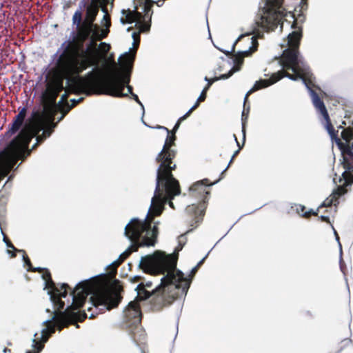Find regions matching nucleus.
I'll list each match as a JSON object with an SVG mask.
<instances>
[{"label": "nucleus", "instance_id": "1", "mask_svg": "<svg viewBox=\"0 0 353 353\" xmlns=\"http://www.w3.org/2000/svg\"><path fill=\"white\" fill-rule=\"evenodd\" d=\"M97 38L94 33L89 39H70L65 41L62 44L63 50L57 59V65L61 72L74 83L94 82L103 87L99 88L102 92L120 96L117 88L123 87L128 83L129 77H121L115 67L107 75L90 72L86 77L79 76L87 68L97 66L102 60Z\"/></svg>", "mask_w": 353, "mask_h": 353}, {"label": "nucleus", "instance_id": "2", "mask_svg": "<svg viewBox=\"0 0 353 353\" xmlns=\"http://www.w3.org/2000/svg\"><path fill=\"white\" fill-rule=\"evenodd\" d=\"M176 255L161 251L141 257L139 268L145 272L165 274L161 284L152 290L150 304L153 312L161 311L188 292L190 281L184 277L182 272L176 270Z\"/></svg>", "mask_w": 353, "mask_h": 353}, {"label": "nucleus", "instance_id": "3", "mask_svg": "<svg viewBox=\"0 0 353 353\" xmlns=\"http://www.w3.org/2000/svg\"><path fill=\"white\" fill-rule=\"evenodd\" d=\"M70 294L72 296V305L65 311L56 310L54 312V319L59 326V331L70 325L75 324L77 321L83 322L87 318L84 311L76 310L83 306L88 295L92 294L90 301L97 314L117 307L121 300L119 295L103 290L99 283L92 281L79 283Z\"/></svg>", "mask_w": 353, "mask_h": 353}, {"label": "nucleus", "instance_id": "4", "mask_svg": "<svg viewBox=\"0 0 353 353\" xmlns=\"http://www.w3.org/2000/svg\"><path fill=\"white\" fill-rule=\"evenodd\" d=\"M283 77H288L293 81L301 79L310 92L312 102L316 109L322 114L325 122L330 120V117L323 101L313 90L315 85L312 80V74L307 68L301 65V61L297 62L294 65H290V66L283 67V70L273 73L268 79H261L256 81L254 84V88L250 92H254L260 89L267 88L276 83Z\"/></svg>", "mask_w": 353, "mask_h": 353}, {"label": "nucleus", "instance_id": "5", "mask_svg": "<svg viewBox=\"0 0 353 353\" xmlns=\"http://www.w3.org/2000/svg\"><path fill=\"white\" fill-rule=\"evenodd\" d=\"M152 217L141 221L134 218L125 226L124 234L132 243L127 249L130 251L137 252L139 247L153 246L157 242L159 234V222L154 223L152 226Z\"/></svg>", "mask_w": 353, "mask_h": 353}, {"label": "nucleus", "instance_id": "6", "mask_svg": "<svg viewBox=\"0 0 353 353\" xmlns=\"http://www.w3.org/2000/svg\"><path fill=\"white\" fill-rule=\"evenodd\" d=\"M58 76H54L47 84L46 90L42 94V101L44 106H52L55 104L56 100L60 94L64 90L63 79H66L70 89L76 94H91V87L102 88L103 87L94 82L86 81L85 83H74L66 77L59 70L57 63H56Z\"/></svg>", "mask_w": 353, "mask_h": 353}, {"label": "nucleus", "instance_id": "7", "mask_svg": "<svg viewBox=\"0 0 353 353\" xmlns=\"http://www.w3.org/2000/svg\"><path fill=\"white\" fill-rule=\"evenodd\" d=\"M223 177L211 183L208 179H204L193 183L189 190L190 195L195 199H201L198 204L189 205L185 212L193 217L195 222H199L205 214L207 204L210 194V187L218 183Z\"/></svg>", "mask_w": 353, "mask_h": 353}, {"label": "nucleus", "instance_id": "8", "mask_svg": "<svg viewBox=\"0 0 353 353\" xmlns=\"http://www.w3.org/2000/svg\"><path fill=\"white\" fill-rule=\"evenodd\" d=\"M176 156V150H161L156 157V162L159 163L156 183L163 185L164 188L170 186L180 189L179 182L172 174V171L176 169V165L173 161Z\"/></svg>", "mask_w": 353, "mask_h": 353}, {"label": "nucleus", "instance_id": "9", "mask_svg": "<svg viewBox=\"0 0 353 353\" xmlns=\"http://www.w3.org/2000/svg\"><path fill=\"white\" fill-rule=\"evenodd\" d=\"M325 128L332 141L339 148L343 161L342 165L345 171L342 174L343 180L345 185H350L353 182V142L350 144L343 143L338 136V130H335L330 119L325 122Z\"/></svg>", "mask_w": 353, "mask_h": 353}, {"label": "nucleus", "instance_id": "10", "mask_svg": "<svg viewBox=\"0 0 353 353\" xmlns=\"http://www.w3.org/2000/svg\"><path fill=\"white\" fill-rule=\"evenodd\" d=\"M284 0H267L263 14L256 21V26L269 32L275 30L286 15L282 8Z\"/></svg>", "mask_w": 353, "mask_h": 353}, {"label": "nucleus", "instance_id": "11", "mask_svg": "<svg viewBox=\"0 0 353 353\" xmlns=\"http://www.w3.org/2000/svg\"><path fill=\"white\" fill-rule=\"evenodd\" d=\"M292 17L294 21L292 28L294 30L288 36V48L283 50L280 59V64L283 68L301 61L299 59V46L303 37V31L301 26H297L296 19L294 13Z\"/></svg>", "mask_w": 353, "mask_h": 353}, {"label": "nucleus", "instance_id": "12", "mask_svg": "<svg viewBox=\"0 0 353 353\" xmlns=\"http://www.w3.org/2000/svg\"><path fill=\"white\" fill-rule=\"evenodd\" d=\"M43 129L41 121L34 123L30 129L23 128L19 134L10 142L8 149L13 154H19L20 158L24 159L25 150H28L29 144L34 137H37L39 132ZM31 150L27 151V156L30 155Z\"/></svg>", "mask_w": 353, "mask_h": 353}, {"label": "nucleus", "instance_id": "13", "mask_svg": "<svg viewBox=\"0 0 353 353\" xmlns=\"http://www.w3.org/2000/svg\"><path fill=\"white\" fill-rule=\"evenodd\" d=\"M168 188H167V187L164 188L163 185H159L156 183L154 195L152 199L150 212L144 220H146L149 217H152V224L154 216L161 215L163 209V205L167 201L172 199L174 196L179 194L181 192L180 189L170 186H168Z\"/></svg>", "mask_w": 353, "mask_h": 353}, {"label": "nucleus", "instance_id": "14", "mask_svg": "<svg viewBox=\"0 0 353 353\" xmlns=\"http://www.w3.org/2000/svg\"><path fill=\"white\" fill-rule=\"evenodd\" d=\"M119 59L121 60L120 68H118L117 67V64L114 61H113V67L112 68L115 67L119 71V74H121L120 75L121 77H127L128 76L129 77L128 83H125L123 85V87L120 88L119 86H118V88H117L118 90L119 94V95L121 94V96H115V95H112L110 94L105 93V92H102L101 90L98 89V88H95V87H91V94L95 93V94H106V95H110V96H112L114 97H119V98L126 97H128V94L123 92L125 87H126L128 89V93H130L132 95V93H133V92H132L133 88L131 85H129V83L130 81V74L132 72V64L134 61V55L130 54V53H125L119 58Z\"/></svg>", "mask_w": 353, "mask_h": 353}, {"label": "nucleus", "instance_id": "15", "mask_svg": "<svg viewBox=\"0 0 353 353\" xmlns=\"http://www.w3.org/2000/svg\"><path fill=\"white\" fill-rule=\"evenodd\" d=\"M46 282V288L50 290V299L54 306V311L56 310H63L65 306V303L61 300V298L66 297L68 290H71L70 287L67 283H62L60 288H58L52 279Z\"/></svg>", "mask_w": 353, "mask_h": 353}, {"label": "nucleus", "instance_id": "16", "mask_svg": "<svg viewBox=\"0 0 353 353\" xmlns=\"http://www.w3.org/2000/svg\"><path fill=\"white\" fill-rule=\"evenodd\" d=\"M143 314L137 301H130L123 310V323L128 328L141 325Z\"/></svg>", "mask_w": 353, "mask_h": 353}, {"label": "nucleus", "instance_id": "17", "mask_svg": "<svg viewBox=\"0 0 353 353\" xmlns=\"http://www.w3.org/2000/svg\"><path fill=\"white\" fill-rule=\"evenodd\" d=\"M121 13L123 17L121 18V22L123 24L132 23L136 21L140 24V32H145L150 30L151 22H149L148 19H145V14L138 10L137 6H134V10L123 9Z\"/></svg>", "mask_w": 353, "mask_h": 353}, {"label": "nucleus", "instance_id": "18", "mask_svg": "<svg viewBox=\"0 0 353 353\" xmlns=\"http://www.w3.org/2000/svg\"><path fill=\"white\" fill-rule=\"evenodd\" d=\"M256 37H252L248 39L249 43H251V46H250L248 50L239 52L234 54V63L235 66L231 69L234 70V72L240 69L241 65L243 63L245 57L252 55V53L257 50L259 43Z\"/></svg>", "mask_w": 353, "mask_h": 353}, {"label": "nucleus", "instance_id": "19", "mask_svg": "<svg viewBox=\"0 0 353 353\" xmlns=\"http://www.w3.org/2000/svg\"><path fill=\"white\" fill-rule=\"evenodd\" d=\"M94 21L85 18L81 26H77L76 31H73L71 34V39H89L93 28L97 26L94 24Z\"/></svg>", "mask_w": 353, "mask_h": 353}, {"label": "nucleus", "instance_id": "20", "mask_svg": "<svg viewBox=\"0 0 353 353\" xmlns=\"http://www.w3.org/2000/svg\"><path fill=\"white\" fill-rule=\"evenodd\" d=\"M339 181L343 182V183L339 185L332 194L325 199L323 203L318 208L317 211H319L321 208L331 207L333 204L336 205V202L339 203V198L347 192L346 187L349 185L345 184V181L343 180V176L339 179Z\"/></svg>", "mask_w": 353, "mask_h": 353}, {"label": "nucleus", "instance_id": "21", "mask_svg": "<svg viewBox=\"0 0 353 353\" xmlns=\"http://www.w3.org/2000/svg\"><path fill=\"white\" fill-rule=\"evenodd\" d=\"M134 6L139 7L143 6V14H145V19H148L149 22H151L152 16L153 14L152 7L154 5V1L153 0H134Z\"/></svg>", "mask_w": 353, "mask_h": 353}, {"label": "nucleus", "instance_id": "22", "mask_svg": "<svg viewBox=\"0 0 353 353\" xmlns=\"http://www.w3.org/2000/svg\"><path fill=\"white\" fill-rule=\"evenodd\" d=\"M254 88V86L246 93L245 98H244V103H243V110L242 112L241 115V120H242V132L243 134V143L245 140V123L247 122V119L248 118V114L250 110V104H248V112H245V105L248 103V97L249 96L252 94L253 92H250L251 90Z\"/></svg>", "mask_w": 353, "mask_h": 353}, {"label": "nucleus", "instance_id": "23", "mask_svg": "<svg viewBox=\"0 0 353 353\" xmlns=\"http://www.w3.org/2000/svg\"><path fill=\"white\" fill-rule=\"evenodd\" d=\"M46 328L42 330V338L44 342H46L50 334H53L56 331V328L59 330V326L54 319V316L52 318V320L47 321L46 323Z\"/></svg>", "mask_w": 353, "mask_h": 353}, {"label": "nucleus", "instance_id": "24", "mask_svg": "<svg viewBox=\"0 0 353 353\" xmlns=\"http://www.w3.org/2000/svg\"><path fill=\"white\" fill-rule=\"evenodd\" d=\"M99 0H92L91 3L87 7L85 18L95 21L99 10Z\"/></svg>", "mask_w": 353, "mask_h": 353}, {"label": "nucleus", "instance_id": "25", "mask_svg": "<svg viewBox=\"0 0 353 353\" xmlns=\"http://www.w3.org/2000/svg\"><path fill=\"white\" fill-rule=\"evenodd\" d=\"M135 290L137 291V296L134 301H137L138 303L141 301H145L152 296V292H150L144 287L143 282H141Z\"/></svg>", "mask_w": 353, "mask_h": 353}, {"label": "nucleus", "instance_id": "26", "mask_svg": "<svg viewBox=\"0 0 353 353\" xmlns=\"http://www.w3.org/2000/svg\"><path fill=\"white\" fill-rule=\"evenodd\" d=\"M54 125H51L48 128L45 129L41 135H38L37 137V143L32 146V150H34L39 144L43 143L46 139L51 135L53 132Z\"/></svg>", "mask_w": 353, "mask_h": 353}, {"label": "nucleus", "instance_id": "27", "mask_svg": "<svg viewBox=\"0 0 353 353\" xmlns=\"http://www.w3.org/2000/svg\"><path fill=\"white\" fill-rule=\"evenodd\" d=\"M338 128H343L341 132V138L343 141H345L344 143L349 144L352 143L350 141L353 139V128L347 127L345 128L343 125H340L338 127Z\"/></svg>", "mask_w": 353, "mask_h": 353}, {"label": "nucleus", "instance_id": "28", "mask_svg": "<svg viewBox=\"0 0 353 353\" xmlns=\"http://www.w3.org/2000/svg\"><path fill=\"white\" fill-rule=\"evenodd\" d=\"M176 139V137L174 134H168L167 135V137L165 139L164 145L163 146L162 150L170 151V150H174L172 149V146L175 145V141Z\"/></svg>", "mask_w": 353, "mask_h": 353}, {"label": "nucleus", "instance_id": "29", "mask_svg": "<svg viewBox=\"0 0 353 353\" xmlns=\"http://www.w3.org/2000/svg\"><path fill=\"white\" fill-rule=\"evenodd\" d=\"M253 33H254V34H256V37H257L258 38H261V37H263V33H260V32H259V30H256V28H254V30H253L251 32L248 33V34H241V35H240V36L239 37V38L237 39V40H236V41H235V43H234V45H233V46H232V51H231V52H230V51H223V53H224L225 55H227V56H230V55H231V54H232V52H234L235 46H236V43H237L239 41H240L242 38H243L244 37H245V36H250V35H251V34H253Z\"/></svg>", "mask_w": 353, "mask_h": 353}, {"label": "nucleus", "instance_id": "30", "mask_svg": "<svg viewBox=\"0 0 353 353\" xmlns=\"http://www.w3.org/2000/svg\"><path fill=\"white\" fill-rule=\"evenodd\" d=\"M234 73V70H230L229 71V72L228 74H222L218 77H214V78H212L211 79H209L207 77H205V81H208V84L206 85V86L205 87L206 89H209L210 87L212 85V84L218 81V80H220V79H228L229 77H230Z\"/></svg>", "mask_w": 353, "mask_h": 353}, {"label": "nucleus", "instance_id": "31", "mask_svg": "<svg viewBox=\"0 0 353 353\" xmlns=\"http://www.w3.org/2000/svg\"><path fill=\"white\" fill-rule=\"evenodd\" d=\"M23 123L19 121L17 119L14 118L12 123H11L10 128L8 129L7 134L12 135L15 134L22 126Z\"/></svg>", "mask_w": 353, "mask_h": 353}, {"label": "nucleus", "instance_id": "32", "mask_svg": "<svg viewBox=\"0 0 353 353\" xmlns=\"http://www.w3.org/2000/svg\"><path fill=\"white\" fill-rule=\"evenodd\" d=\"M208 89H206L204 88L203 91L201 92L200 96L197 99V101H196L195 104L189 110V111L192 113L194 110H196L200 105V103L204 101L207 97V91Z\"/></svg>", "mask_w": 353, "mask_h": 353}, {"label": "nucleus", "instance_id": "33", "mask_svg": "<svg viewBox=\"0 0 353 353\" xmlns=\"http://www.w3.org/2000/svg\"><path fill=\"white\" fill-rule=\"evenodd\" d=\"M120 265L121 263L119 262L115 261L108 267V274L111 279L115 277L117 273V268Z\"/></svg>", "mask_w": 353, "mask_h": 353}, {"label": "nucleus", "instance_id": "34", "mask_svg": "<svg viewBox=\"0 0 353 353\" xmlns=\"http://www.w3.org/2000/svg\"><path fill=\"white\" fill-rule=\"evenodd\" d=\"M111 48V46L109 43H107L105 42H101L99 44L98 50L101 52V54L102 55V59H104L110 51Z\"/></svg>", "mask_w": 353, "mask_h": 353}, {"label": "nucleus", "instance_id": "35", "mask_svg": "<svg viewBox=\"0 0 353 353\" xmlns=\"http://www.w3.org/2000/svg\"><path fill=\"white\" fill-rule=\"evenodd\" d=\"M132 37H133V39H134L133 47H134V52H130L129 53L132 54H134L135 56L136 51L137 50V49H138V48L139 46L140 41H141L139 32H133L132 33Z\"/></svg>", "mask_w": 353, "mask_h": 353}, {"label": "nucleus", "instance_id": "36", "mask_svg": "<svg viewBox=\"0 0 353 353\" xmlns=\"http://www.w3.org/2000/svg\"><path fill=\"white\" fill-rule=\"evenodd\" d=\"M192 113L188 110L183 116L180 117L177 122L176 123L175 125L174 126L173 129L171 131V134H175L176 132L177 131L178 128H179L181 123L186 119Z\"/></svg>", "mask_w": 353, "mask_h": 353}, {"label": "nucleus", "instance_id": "37", "mask_svg": "<svg viewBox=\"0 0 353 353\" xmlns=\"http://www.w3.org/2000/svg\"><path fill=\"white\" fill-rule=\"evenodd\" d=\"M192 113L188 110L183 116L180 117L177 122L176 123L175 125L174 126L173 129L171 131V134H175L176 132L177 131L178 128H179L181 123L186 119Z\"/></svg>", "mask_w": 353, "mask_h": 353}, {"label": "nucleus", "instance_id": "38", "mask_svg": "<svg viewBox=\"0 0 353 353\" xmlns=\"http://www.w3.org/2000/svg\"><path fill=\"white\" fill-rule=\"evenodd\" d=\"M72 23L81 26L82 23V12L81 10H77L72 17Z\"/></svg>", "mask_w": 353, "mask_h": 353}, {"label": "nucleus", "instance_id": "39", "mask_svg": "<svg viewBox=\"0 0 353 353\" xmlns=\"http://www.w3.org/2000/svg\"><path fill=\"white\" fill-rule=\"evenodd\" d=\"M234 137L235 141H236V143H237V145H238V146H239V149L234 152V153L233 154V155H232V159H231L230 161L229 162L228 165V166H227V168H225V170L221 172V177H223V176L224 173L226 172L227 169L229 168V166L230 165V164L232 163V161H233L234 159V158L238 155V154H239V152L240 150H241V148H242V146H241V145H240L239 142L238 141L237 138H236V135H235V134H234Z\"/></svg>", "mask_w": 353, "mask_h": 353}, {"label": "nucleus", "instance_id": "40", "mask_svg": "<svg viewBox=\"0 0 353 353\" xmlns=\"http://www.w3.org/2000/svg\"><path fill=\"white\" fill-rule=\"evenodd\" d=\"M26 112L27 109L25 107L22 108L21 109H19L18 114L16 115L14 118L19 120V121H21L23 123L24 119L26 116Z\"/></svg>", "mask_w": 353, "mask_h": 353}, {"label": "nucleus", "instance_id": "41", "mask_svg": "<svg viewBox=\"0 0 353 353\" xmlns=\"http://www.w3.org/2000/svg\"><path fill=\"white\" fill-rule=\"evenodd\" d=\"M19 252L23 253V259L24 263L28 266V271L30 272V269H32L33 267L32 264L30 261V259L26 254L25 250H19Z\"/></svg>", "mask_w": 353, "mask_h": 353}, {"label": "nucleus", "instance_id": "42", "mask_svg": "<svg viewBox=\"0 0 353 353\" xmlns=\"http://www.w3.org/2000/svg\"><path fill=\"white\" fill-rule=\"evenodd\" d=\"M2 234L3 235V241L6 244L7 247L9 248L12 249L15 252H19L12 243V242L10 241V239L8 238V236L6 235V234L2 231Z\"/></svg>", "mask_w": 353, "mask_h": 353}, {"label": "nucleus", "instance_id": "43", "mask_svg": "<svg viewBox=\"0 0 353 353\" xmlns=\"http://www.w3.org/2000/svg\"><path fill=\"white\" fill-rule=\"evenodd\" d=\"M130 251L126 250L125 252L120 254L119 259L117 261L121 264L126 259L130 256Z\"/></svg>", "mask_w": 353, "mask_h": 353}, {"label": "nucleus", "instance_id": "44", "mask_svg": "<svg viewBox=\"0 0 353 353\" xmlns=\"http://www.w3.org/2000/svg\"><path fill=\"white\" fill-rule=\"evenodd\" d=\"M34 351L35 353H39L44 347V345L41 342L37 341L36 340H34Z\"/></svg>", "mask_w": 353, "mask_h": 353}, {"label": "nucleus", "instance_id": "45", "mask_svg": "<svg viewBox=\"0 0 353 353\" xmlns=\"http://www.w3.org/2000/svg\"><path fill=\"white\" fill-rule=\"evenodd\" d=\"M307 0H301L300 3L298 6L299 8V12H302L304 10H306L307 9Z\"/></svg>", "mask_w": 353, "mask_h": 353}, {"label": "nucleus", "instance_id": "46", "mask_svg": "<svg viewBox=\"0 0 353 353\" xmlns=\"http://www.w3.org/2000/svg\"><path fill=\"white\" fill-rule=\"evenodd\" d=\"M108 32L109 30L102 29L101 34L94 33V34L97 37V39L101 41L108 37Z\"/></svg>", "mask_w": 353, "mask_h": 353}, {"label": "nucleus", "instance_id": "47", "mask_svg": "<svg viewBox=\"0 0 353 353\" xmlns=\"http://www.w3.org/2000/svg\"><path fill=\"white\" fill-rule=\"evenodd\" d=\"M312 215L313 216H317L318 215V211H314L313 210H310L309 211L305 212L304 214H302V216L306 219L310 218Z\"/></svg>", "mask_w": 353, "mask_h": 353}, {"label": "nucleus", "instance_id": "48", "mask_svg": "<svg viewBox=\"0 0 353 353\" xmlns=\"http://www.w3.org/2000/svg\"><path fill=\"white\" fill-rule=\"evenodd\" d=\"M42 278L45 281L52 279L51 274L48 269H46L42 273Z\"/></svg>", "mask_w": 353, "mask_h": 353}, {"label": "nucleus", "instance_id": "49", "mask_svg": "<svg viewBox=\"0 0 353 353\" xmlns=\"http://www.w3.org/2000/svg\"><path fill=\"white\" fill-rule=\"evenodd\" d=\"M142 280V277L140 276H134L133 277H130L129 279V281L132 283H137V282H139Z\"/></svg>", "mask_w": 353, "mask_h": 353}, {"label": "nucleus", "instance_id": "50", "mask_svg": "<svg viewBox=\"0 0 353 353\" xmlns=\"http://www.w3.org/2000/svg\"><path fill=\"white\" fill-rule=\"evenodd\" d=\"M296 210L298 212L299 214H301V215L303 214H304L306 211V208L304 206V205H299L297 208H296Z\"/></svg>", "mask_w": 353, "mask_h": 353}, {"label": "nucleus", "instance_id": "51", "mask_svg": "<svg viewBox=\"0 0 353 353\" xmlns=\"http://www.w3.org/2000/svg\"><path fill=\"white\" fill-rule=\"evenodd\" d=\"M46 268H34L32 267V269H30V272H39V273H43Z\"/></svg>", "mask_w": 353, "mask_h": 353}, {"label": "nucleus", "instance_id": "52", "mask_svg": "<svg viewBox=\"0 0 353 353\" xmlns=\"http://www.w3.org/2000/svg\"><path fill=\"white\" fill-rule=\"evenodd\" d=\"M69 94L65 91V92L61 95V103L67 102Z\"/></svg>", "mask_w": 353, "mask_h": 353}, {"label": "nucleus", "instance_id": "53", "mask_svg": "<svg viewBox=\"0 0 353 353\" xmlns=\"http://www.w3.org/2000/svg\"><path fill=\"white\" fill-rule=\"evenodd\" d=\"M183 246V245L181 243V241H179V245L175 249L176 253L173 254L174 255H176L177 258H178V252L182 250Z\"/></svg>", "mask_w": 353, "mask_h": 353}, {"label": "nucleus", "instance_id": "54", "mask_svg": "<svg viewBox=\"0 0 353 353\" xmlns=\"http://www.w3.org/2000/svg\"><path fill=\"white\" fill-rule=\"evenodd\" d=\"M319 219L321 221L326 222V223H330V218L327 216L321 215L319 216Z\"/></svg>", "mask_w": 353, "mask_h": 353}, {"label": "nucleus", "instance_id": "55", "mask_svg": "<svg viewBox=\"0 0 353 353\" xmlns=\"http://www.w3.org/2000/svg\"><path fill=\"white\" fill-rule=\"evenodd\" d=\"M154 128L165 130L167 132V133H168V134H170V132H171V131L168 128H166L165 126L157 125Z\"/></svg>", "mask_w": 353, "mask_h": 353}, {"label": "nucleus", "instance_id": "56", "mask_svg": "<svg viewBox=\"0 0 353 353\" xmlns=\"http://www.w3.org/2000/svg\"><path fill=\"white\" fill-rule=\"evenodd\" d=\"M72 105L68 108V110L67 112H68L70 109L75 107L78 104V101H77L76 99H73L71 100Z\"/></svg>", "mask_w": 353, "mask_h": 353}, {"label": "nucleus", "instance_id": "57", "mask_svg": "<svg viewBox=\"0 0 353 353\" xmlns=\"http://www.w3.org/2000/svg\"><path fill=\"white\" fill-rule=\"evenodd\" d=\"M164 3V1L163 0H157V1H154V4H156L158 7H161L163 6Z\"/></svg>", "mask_w": 353, "mask_h": 353}, {"label": "nucleus", "instance_id": "58", "mask_svg": "<svg viewBox=\"0 0 353 353\" xmlns=\"http://www.w3.org/2000/svg\"><path fill=\"white\" fill-rule=\"evenodd\" d=\"M132 97L138 103L141 104L138 96L136 94L132 93Z\"/></svg>", "mask_w": 353, "mask_h": 353}, {"label": "nucleus", "instance_id": "59", "mask_svg": "<svg viewBox=\"0 0 353 353\" xmlns=\"http://www.w3.org/2000/svg\"><path fill=\"white\" fill-rule=\"evenodd\" d=\"M143 285L146 288H150L152 286V283L151 281H148V282L143 283Z\"/></svg>", "mask_w": 353, "mask_h": 353}, {"label": "nucleus", "instance_id": "60", "mask_svg": "<svg viewBox=\"0 0 353 353\" xmlns=\"http://www.w3.org/2000/svg\"><path fill=\"white\" fill-rule=\"evenodd\" d=\"M205 259V257H204L202 260H201L198 263L197 265L195 266L198 270L199 269V268L201 267V265L203 263Z\"/></svg>", "mask_w": 353, "mask_h": 353}, {"label": "nucleus", "instance_id": "61", "mask_svg": "<svg viewBox=\"0 0 353 353\" xmlns=\"http://www.w3.org/2000/svg\"><path fill=\"white\" fill-rule=\"evenodd\" d=\"M205 259V257H204L202 260H201L198 263L197 265L195 266L198 270L199 269V268L201 267V265L203 263Z\"/></svg>", "mask_w": 353, "mask_h": 353}, {"label": "nucleus", "instance_id": "62", "mask_svg": "<svg viewBox=\"0 0 353 353\" xmlns=\"http://www.w3.org/2000/svg\"><path fill=\"white\" fill-rule=\"evenodd\" d=\"M333 229H334V228H333ZM334 235H335L336 239L337 240V241L339 243H340L339 242V236L337 232L335 230H334ZM339 244L341 245V243H339Z\"/></svg>", "mask_w": 353, "mask_h": 353}, {"label": "nucleus", "instance_id": "63", "mask_svg": "<svg viewBox=\"0 0 353 353\" xmlns=\"http://www.w3.org/2000/svg\"><path fill=\"white\" fill-rule=\"evenodd\" d=\"M198 271V269L196 267H194L191 271V274L194 275Z\"/></svg>", "mask_w": 353, "mask_h": 353}, {"label": "nucleus", "instance_id": "64", "mask_svg": "<svg viewBox=\"0 0 353 353\" xmlns=\"http://www.w3.org/2000/svg\"><path fill=\"white\" fill-rule=\"evenodd\" d=\"M3 352L4 353H6V352H10V349H8V347H5V348L3 349Z\"/></svg>", "mask_w": 353, "mask_h": 353}]
</instances>
